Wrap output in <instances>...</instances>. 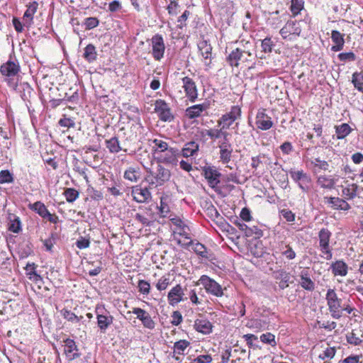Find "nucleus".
I'll return each mask as SVG.
<instances>
[{
	"label": "nucleus",
	"mask_w": 363,
	"mask_h": 363,
	"mask_svg": "<svg viewBox=\"0 0 363 363\" xmlns=\"http://www.w3.org/2000/svg\"><path fill=\"white\" fill-rule=\"evenodd\" d=\"M38 8V3L37 1H33L27 5V9L25 11L23 21H24V26L26 28H30L33 23V16L36 13Z\"/></svg>",
	"instance_id": "f3484780"
},
{
	"label": "nucleus",
	"mask_w": 363,
	"mask_h": 363,
	"mask_svg": "<svg viewBox=\"0 0 363 363\" xmlns=\"http://www.w3.org/2000/svg\"><path fill=\"white\" fill-rule=\"evenodd\" d=\"M64 194L65 196L67 201L69 203L74 202L79 196L78 191L76 189L72 188L67 189L65 191Z\"/></svg>",
	"instance_id": "49530a36"
},
{
	"label": "nucleus",
	"mask_w": 363,
	"mask_h": 363,
	"mask_svg": "<svg viewBox=\"0 0 363 363\" xmlns=\"http://www.w3.org/2000/svg\"><path fill=\"white\" fill-rule=\"evenodd\" d=\"M182 320V315L179 311H175L172 313L171 323L173 325L177 326L180 325Z\"/></svg>",
	"instance_id": "bf43d9fd"
},
{
	"label": "nucleus",
	"mask_w": 363,
	"mask_h": 363,
	"mask_svg": "<svg viewBox=\"0 0 363 363\" xmlns=\"http://www.w3.org/2000/svg\"><path fill=\"white\" fill-rule=\"evenodd\" d=\"M196 285H202L208 294L216 297H221L223 295L222 286L207 275H202Z\"/></svg>",
	"instance_id": "20e7f679"
},
{
	"label": "nucleus",
	"mask_w": 363,
	"mask_h": 363,
	"mask_svg": "<svg viewBox=\"0 0 363 363\" xmlns=\"http://www.w3.org/2000/svg\"><path fill=\"white\" fill-rule=\"evenodd\" d=\"M255 123L257 128L262 130H269L273 125L271 117L265 113L264 110L259 111L257 113Z\"/></svg>",
	"instance_id": "4468645a"
},
{
	"label": "nucleus",
	"mask_w": 363,
	"mask_h": 363,
	"mask_svg": "<svg viewBox=\"0 0 363 363\" xmlns=\"http://www.w3.org/2000/svg\"><path fill=\"white\" fill-rule=\"evenodd\" d=\"M132 313L136 315V318L140 320L145 328L153 330L155 328V322L150 313L140 308H133Z\"/></svg>",
	"instance_id": "9d476101"
},
{
	"label": "nucleus",
	"mask_w": 363,
	"mask_h": 363,
	"mask_svg": "<svg viewBox=\"0 0 363 363\" xmlns=\"http://www.w3.org/2000/svg\"><path fill=\"white\" fill-rule=\"evenodd\" d=\"M191 13L189 11L186 10L177 19V27L182 28L186 26V21L190 16Z\"/></svg>",
	"instance_id": "4d7b16f0"
},
{
	"label": "nucleus",
	"mask_w": 363,
	"mask_h": 363,
	"mask_svg": "<svg viewBox=\"0 0 363 363\" xmlns=\"http://www.w3.org/2000/svg\"><path fill=\"white\" fill-rule=\"evenodd\" d=\"M317 184L323 189H333L335 184V179L325 175L318 177Z\"/></svg>",
	"instance_id": "c9c22d12"
},
{
	"label": "nucleus",
	"mask_w": 363,
	"mask_h": 363,
	"mask_svg": "<svg viewBox=\"0 0 363 363\" xmlns=\"http://www.w3.org/2000/svg\"><path fill=\"white\" fill-rule=\"evenodd\" d=\"M155 112L157 113L159 118L164 122H171L174 120V116L168 104L162 99L156 100L155 103Z\"/></svg>",
	"instance_id": "6e6552de"
},
{
	"label": "nucleus",
	"mask_w": 363,
	"mask_h": 363,
	"mask_svg": "<svg viewBox=\"0 0 363 363\" xmlns=\"http://www.w3.org/2000/svg\"><path fill=\"white\" fill-rule=\"evenodd\" d=\"M241 116V108L238 106H233L230 111L223 114L217 121L218 126L229 128L230 125Z\"/></svg>",
	"instance_id": "0eeeda50"
},
{
	"label": "nucleus",
	"mask_w": 363,
	"mask_h": 363,
	"mask_svg": "<svg viewBox=\"0 0 363 363\" xmlns=\"http://www.w3.org/2000/svg\"><path fill=\"white\" fill-rule=\"evenodd\" d=\"M131 195L133 200L138 203H145L152 199V194L148 188H142L138 185L132 187Z\"/></svg>",
	"instance_id": "9b49d317"
},
{
	"label": "nucleus",
	"mask_w": 363,
	"mask_h": 363,
	"mask_svg": "<svg viewBox=\"0 0 363 363\" xmlns=\"http://www.w3.org/2000/svg\"><path fill=\"white\" fill-rule=\"evenodd\" d=\"M344 36L345 34L341 33L337 30H333L331 33V39L335 45H344Z\"/></svg>",
	"instance_id": "a18cd8bd"
},
{
	"label": "nucleus",
	"mask_w": 363,
	"mask_h": 363,
	"mask_svg": "<svg viewBox=\"0 0 363 363\" xmlns=\"http://www.w3.org/2000/svg\"><path fill=\"white\" fill-rule=\"evenodd\" d=\"M289 174L293 181L297 184L298 186L303 191L308 192L310 190L311 178L309 174L303 170L291 169Z\"/></svg>",
	"instance_id": "39448f33"
},
{
	"label": "nucleus",
	"mask_w": 363,
	"mask_h": 363,
	"mask_svg": "<svg viewBox=\"0 0 363 363\" xmlns=\"http://www.w3.org/2000/svg\"><path fill=\"white\" fill-rule=\"evenodd\" d=\"M138 288L139 291L144 294L147 295L150 291V284L145 280H139L138 283Z\"/></svg>",
	"instance_id": "8fccbe9b"
},
{
	"label": "nucleus",
	"mask_w": 363,
	"mask_h": 363,
	"mask_svg": "<svg viewBox=\"0 0 363 363\" xmlns=\"http://www.w3.org/2000/svg\"><path fill=\"white\" fill-rule=\"evenodd\" d=\"M281 254L287 259L291 260L295 259L296 254L289 245H285L280 248Z\"/></svg>",
	"instance_id": "ea45409f"
},
{
	"label": "nucleus",
	"mask_w": 363,
	"mask_h": 363,
	"mask_svg": "<svg viewBox=\"0 0 363 363\" xmlns=\"http://www.w3.org/2000/svg\"><path fill=\"white\" fill-rule=\"evenodd\" d=\"M194 328L197 332L208 335L212 332L213 325L207 319H196L194 321Z\"/></svg>",
	"instance_id": "aec40b11"
},
{
	"label": "nucleus",
	"mask_w": 363,
	"mask_h": 363,
	"mask_svg": "<svg viewBox=\"0 0 363 363\" xmlns=\"http://www.w3.org/2000/svg\"><path fill=\"white\" fill-rule=\"evenodd\" d=\"M147 173L145 180L150 186L154 187L164 185L171 177L170 171L161 164H157L155 168L150 169Z\"/></svg>",
	"instance_id": "f257e3e1"
},
{
	"label": "nucleus",
	"mask_w": 363,
	"mask_h": 363,
	"mask_svg": "<svg viewBox=\"0 0 363 363\" xmlns=\"http://www.w3.org/2000/svg\"><path fill=\"white\" fill-rule=\"evenodd\" d=\"M327 306L331 316L335 319L342 317V300L337 296L335 289H329L325 295Z\"/></svg>",
	"instance_id": "f03ea898"
},
{
	"label": "nucleus",
	"mask_w": 363,
	"mask_h": 363,
	"mask_svg": "<svg viewBox=\"0 0 363 363\" xmlns=\"http://www.w3.org/2000/svg\"><path fill=\"white\" fill-rule=\"evenodd\" d=\"M335 134L337 140L345 139L349 135L353 129L348 123H344L335 126Z\"/></svg>",
	"instance_id": "a878e982"
},
{
	"label": "nucleus",
	"mask_w": 363,
	"mask_h": 363,
	"mask_svg": "<svg viewBox=\"0 0 363 363\" xmlns=\"http://www.w3.org/2000/svg\"><path fill=\"white\" fill-rule=\"evenodd\" d=\"M209 105L208 104H197L190 106L186 110V115L191 119L199 117L202 112L206 111L208 108Z\"/></svg>",
	"instance_id": "412c9836"
},
{
	"label": "nucleus",
	"mask_w": 363,
	"mask_h": 363,
	"mask_svg": "<svg viewBox=\"0 0 363 363\" xmlns=\"http://www.w3.org/2000/svg\"><path fill=\"white\" fill-rule=\"evenodd\" d=\"M298 284L306 291H313L315 289V282L311 279V274L308 269H303L300 272Z\"/></svg>",
	"instance_id": "dca6fc26"
},
{
	"label": "nucleus",
	"mask_w": 363,
	"mask_h": 363,
	"mask_svg": "<svg viewBox=\"0 0 363 363\" xmlns=\"http://www.w3.org/2000/svg\"><path fill=\"white\" fill-rule=\"evenodd\" d=\"M14 181L13 174L9 170L0 172V184H10Z\"/></svg>",
	"instance_id": "79ce46f5"
},
{
	"label": "nucleus",
	"mask_w": 363,
	"mask_h": 363,
	"mask_svg": "<svg viewBox=\"0 0 363 363\" xmlns=\"http://www.w3.org/2000/svg\"><path fill=\"white\" fill-rule=\"evenodd\" d=\"M203 57L207 60L211 58L212 47H198Z\"/></svg>",
	"instance_id": "338daca9"
},
{
	"label": "nucleus",
	"mask_w": 363,
	"mask_h": 363,
	"mask_svg": "<svg viewBox=\"0 0 363 363\" xmlns=\"http://www.w3.org/2000/svg\"><path fill=\"white\" fill-rule=\"evenodd\" d=\"M169 277L163 276L162 277L156 284V288L159 291H163L167 288L169 285Z\"/></svg>",
	"instance_id": "6e6d98bb"
},
{
	"label": "nucleus",
	"mask_w": 363,
	"mask_h": 363,
	"mask_svg": "<svg viewBox=\"0 0 363 363\" xmlns=\"http://www.w3.org/2000/svg\"><path fill=\"white\" fill-rule=\"evenodd\" d=\"M84 58L89 62H92L96 60L97 52L95 47H85L83 52Z\"/></svg>",
	"instance_id": "58836bf2"
},
{
	"label": "nucleus",
	"mask_w": 363,
	"mask_h": 363,
	"mask_svg": "<svg viewBox=\"0 0 363 363\" xmlns=\"http://www.w3.org/2000/svg\"><path fill=\"white\" fill-rule=\"evenodd\" d=\"M249 347L257 348V345L253 343V340H257V337L253 334H246L242 337Z\"/></svg>",
	"instance_id": "0e129e2a"
},
{
	"label": "nucleus",
	"mask_w": 363,
	"mask_h": 363,
	"mask_svg": "<svg viewBox=\"0 0 363 363\" xmlns=\"http://www.w3.org/2000/svg\"><path fill=\"white\" fill-rule=\"evenodd\" d=\"M242 56V51L239 48L232 50L227 57V61L230 66H238V61Z\"/></svg>",
	"instance_id": "f704fd0d"
},
{
	"label": "nucleus",
	"mask_w": 363,
	"mask_h": 363,
	"mask_svg": "<svg viewBox=\"0 0 363 363\" xmlns=\"http://www.w3.org/2000/svg\"><path fill=\"white\" fill-rule=\"evenodd\" d=\"M199 144L194 141L186 143L182 150L183 157H189L194 156L199 151Z\"/></svg>",
	"instance_id": "c85d7f7f"
},
{
	"label": "nucleus",
	"mask_w": 363,
	"mask_h": 363,
	"mask_svg": "<svg viewBox=\"0 0 363 363\" xmlns=\"http://www.w3.org/2000/svg\"><path fill=\"white\" fill-rule=\"evenodd\" d=\"M140 169L139 167H128L123 174L125 179L128 180L131 182H137L140 179Z\"/></svg>",
	"instance_id": "7c9ffc66"
},
{
	"label": "nucleus",
	"mask_w": 363,
	"mask_h": 363,
	"mask_svg": "<svg viewBox=\"0 0 363 363\" xmlns=\"http://www.w3.org/2000/svg\"><path fill=\"white\" fill-rule=\"evenodd\" d=\"M105 143L106 147L111 153H118L123 150L117 137H112L110 139L106 140Z\"/></svg>",
	"instance_id": "2f4dec72"
},
{
	"label": "nucleus",
	"mask_w": 363,
	"mask_h": 363,
	"mask_svg": "<svg viewBox=\"0 0 363 363\" xmlns=\"http://www.w3.org/2000/svg\"><path fill=\"white\" fill-rule=\"evenodd\" d=\"M152 143L154 144L153 148L156 152H164L169 148L167 143L161 139L155 138L152 140Z\"/></svg>",
	"instance_id": "a19ab883"
},
{
	"label": "nucleus",
	"mask_w": 363,
	"mask_h": 363,
	"mask_svg": "<svg viewBox=\"0 0 363 363\" xmlns=\"http://www.w3.org/2000/svg\"><path fill=\"white\" fill-rule=\"evenodd\" d=\"M328 203L331 205V208L335 210L347 211L350 208L348 203L339 197H326Z\"/></svg>",
	"instance_id": "5701e85b"
},
{
	"label": "nucleus",
	"mask_w": 363,
	"mask_h": 363,
	"mask_svg": "<svg viewBox=\"0 0 363 363\" xmlns=\"http://www.w3.org/2000/svg\"><path fill=\"white\" fill-rule=\"evenodd\" d=\"M8 220L9 230L15 233H18L22 229L20 218L15 214H9Z\"/></svg>",
	"instance_id": "bb28decb"
},
{
	"label": "nucleus",
	"mask_w": 363,
	"mask_h": 363,
	"mask_svg": "<svg viewBox=\"0 0 363 363\" xmlns=\"http://www.w3.org/2000/svg\"><path fill=\"white\" fill-rule=\"evenodd\" d=\"M296 22L289 21L281 29L280 33L284 38H286L288 36L298 33V28H294Z\"/></svg>",
	"instance_id": "473e14b6"
},
{
	"label": "nucleus",
	"mask_w": 363,
	"mask_h": 363,
	"mask_svg": "<svg viewBox=\"0 0 363 363\" xmlns=\"http://www.w3.org/2000/svg\"><path fill=\"white\" fill-rule=\"evenodd\" d=\"M332 272L335 276L344 277L347 273V265L342 260L336 261L331 266Z\"/></svg>",
	"instance_id": "c756f323"
},
{
	"label": "nucleus",
	"mask_w": 363,
	"mask_h": 363,
	"mask_svg": "<svg viewBox=\"0 0 363 363\" xmlns=\"http://www.w3.org/2000/svg\"><path fill=\"white\" fill-rule=\"evenodd\" d=\"M315 167L326 171L328 169L329 164L327 161L321 160L320 158H315L311 162Z\"/></svg>",
	"instance_id": "3c124183"
},
{
	"label": "nucleus",
	"mask_w": 363,
	"mask_h": 363,
	"mask_svg": "<svg viewBox=\"0 0 363 363\" xmlns=\"http://www.w3.org/2000/svg\"><path fill=\"white\" fill-rule=\"evenodd\" d=\"M61 315L63 316V318L68 321H70L72 323H77L80 321L81 318L82 317L79 318L77 315H76L73 312L67 310V309H62L60 311Z\"/></svg>",
	"instance_id": "37998d69"
},
{
	"label": "nucleus",
	"mask_w": 363,
	"mask_h": 363,
	"mask_svg": "<svg viewBox=\"0 0 363 363\" xmlns=\"http://www.w3.org/2000/svg\"><path fill=\"white\" fill-rule=\"evenodd\" d=\"M346 339L349 344L355 346L359 345L362 342V340L357 337L353 330L347 335Z\"/></svg>",
	"instance_id": "603ef678"
},
{
	"label": "nucleus",
	"mask_w": 363,
	"mask_h": 363,
	"mask_svg": "<svg viewBox=\"0 0 363 363\" xmlns=\"http://www.w3.org/2000/svg\"><path fill=\"white\" fill-rule=\"evenodd\" d=\"M65 345V352L69 357L70 360L75 359L79 357V354L77 352H74V351H77L78 348L75 343V342L69 338H67L64 340Z\"/></svg>",
	"instance_id": "4be33fe9"
},
{
	"label": "nucleus",
	"mask_w": 363,
	"mask_h": 363,
	"mask_svg": "<svg viewBox=\"0 0 363 363\" xmlns=\"http://www.w3.org/2000/svg\"><path fill=\"white\" fill-rule=\"evenodd\" d=\"M95 312L97 326L101 333H106L107 329L113 322V317L110 314L109 311L102 306H96Z\"/></svg>",
	"instance_id": "7ed1b4c3"
},
{
	"label": "nucleus",
	"mask_w": 363,
	"mask_h": 363,
	"mask_svg": "<svg viewBox=\"0 0 363 363\" xmlns=\"http://www.w3.org/2000/svg\"><path fill=\"white\" fill-rule=\"evenodd\" d=\"M18 91L24 101H29L34 94V91L28 82L21 83L18 86Z\"/></svg>",
	"instance_id": "b1692460"
},
{
	"label": "nucleus",
	"mask_w": 363,
	"mask_h": 363,
	"mask_svg": "<svg viewBox=\"0 0 363 363\" xmlns=\"http://www.w3.org/2000/svg\"><path fill=\"white\" fill-rule=\"evenodd\" d=\"M219 157L223 164H228L231 160L233 147L230 143H220L218 145Z\"/></svg>",
	"instance_id": "6ab92c4d"
},
{
	"label": "nucleus",
	"mask_w": 363,
	"mask_h": 363,
	"mask_svg": "<svg viewBox=\"0 0 363 363\" xmlns=\"http://www.w3.org/2000/svg\"><path fill=\"white\" fill-rule=\"evenodd\" d=\"M76 246L80 249H86L89 247L90 245V240L89 238H86L85 237L81 236L77 241H76Z\"/></svg>",
	"instance_id": "13d9d810"
},
{
	"label": "nucleus",
	"mask_w": 363,
	"mask_h": 363,
	"mask_svg": "<svg viewBox=\"0 0 363 363\" xmlns=\"http://www.w3.org/2000/svg\"><path fill=\"white\" fill-rule=\"evenodd\" d=\"M187 245L191 247V250L199 256L203 258H208V251L204 245L196 240H190Z\"/></svg>",
	"instance_id": "cd10ccee"
},
{
	"label": "nucleus",
	"mask_w": 363,
	"mask_h": 363,
	"mask_svg": "<svg viewBox=\"0 0 363 363\" xmlns=\"http://www.w3.org/2000/svg\"><path fill=\"white\" fill-rule=\"evenodd\" d=\"M203 174L208 181V185L212 189H216L220 183L219 177L221 174L213 167H205L203 169Z\"/></svg>",
	"instance_id": "f8f14e48"
},
{
	"label": "nucleus",
	"mask_w": 363,
	"mask_h": 363,
	"mask_svg": "<svg viewBox=\"0 0 363 363\" xmlns=\"http://www.w3.org/2000/svg\"><path fill=\"white\" fill-rule=\"evenodd\" d=\"M30 209L36 212L43 218L48 219L52 223H57L58 217L56 215L51 214L45 205L41 201H36L29 205Z\"/></svg>",
	"instance_id": "1a4fd4ad"
},
{
	"label": "nucleus",
	"mask_w": 363,
	"mask_h": 363,
	"mask_svg": "<svg viewBox=\"0 0 363 363\" xmlns=\"http://www.w3.org/2000/svg\"><path fill=\"white\" fill-rule=\"evenodd\" d=\"M190 345V342L186 340H180L174 342L173 353L179 355H184L185 350Z\"/></svg>",
	"instance_id": "e433bc0d"
},
{
	"label": "nucleus",
	"mask_w": 363,
	"mask_h": 363,
	"mask_svg": "<svg viewBox=\"0 0 363 363\" xmlns=\"http://www.w3.org/2000/svg\"><path fill=\"white\" fill-rule=\"evenodd\" d=\"M336 350L335 347H327L322 353L318 356L319 359L325 360L326 358L332 359L335 354Z\"/></svg>",
	"instance_id": "5fc2aeb1"
},
{
	"label": "nucleus",
	"mask_w": 363,
	"mask_h": 363,
	"mask_svg": "<svg viewBox=\"0 0 363 363\" xmlns=\"http://www.w3.org/2000/svg\"><path fill=\"white\" fill-rule=\"evenodd\" d=\"M99 21L96 17L86 18L82 23V26L86 30L93 29L99 26Z\"/></svg>",
	"instance_id": "c03bdc74"
},
{
	"label": "nucleus",
	"mask_w": 363,
	"mask_h": 363,
	"mask_svg": "<svg viewBox=\"0 0 363 363\" xmlns=\"http://www.w3.org/2000/svg\"><path fill=\"white\" fill-rule=\"evenodd\" d=\"M352 82L358 91L363 92V71L354 72L352 74Z\"/></svg>",
	"instance_id": "4c0bfd02"
},
{
	"label": "nucleus",
	"mask_w": 363,
	"mask_h": 363,
	"mask_svg": "<svg viewBox=\"0 0 363 363\" xmlns=\"http://www.w3.org/2000/svg\"><path fill=\"white\" fill-rule=\"evenodd\" d=\"M36 267L37 265L35 263H28L26 267V270L27 272L26 274L28 279L35 282L42 280V277L36 272Z\"/></svg>",
	"instance_id": "72a5a7b5"
},
{
	"label": "nucleus",
	"mask_w": 363,
	"mask_h": 363,
	"mask_svg": "<svg viewBox=\"0 0 363 363\" xmlns=\"http://www.w3.org/2000/svg\"><path fill=\"white\" fill-rule=\"evenodd\" d=\"M280 214L288 222H293L295 220V214L289 209H282Z\"/></svg>",
	"instance_id": "e2e57ef3"
},
{
	"label": "nucleus",
	"mask_w": 363,
	"mask_h": 363,
	"mask_svg": "<svg viewBox=\"0 0 363 363\" xmlns=\"http://www.w3.org/2000/svg\"><path fill=\"white\" fill-rule=\"evenodd\" d=\"M182 82L186 96L191 102H194L198 96V92L195 82L189 77H183Z\"/></svg>",
	"instance_id": "ddd939ff"
},
{
	"label": "nucleus",
	"mask_w": 363,
	"mask_h": 363,
	"mask_svg": "<svg viewBox=\"0 0 363 363\" xmlns=\"http://www.w3.org/2000/svg\"><path fill=\"white\" fill-rule=\"evenodd\" d=\"M337 57L340 61L344 62H352L356 60V56L352 52H341L337 55Z\"/></svg>",
	"instance_id": "864d4df0"
},
{
	"label": "nucleus",
	"mask_w": 363,
	"mask_h": 363,
	"mask_svg": "<svg viewBox=\"0 0 363 363\" xmlns=\"http://www.w3.org/2000/svg\"><path fill=\"white\" fill-rule=\"evenodd\" d=\"M165 47H152V55L157 60H160L164 55Z\"/></svg>",
	"instance_id": "69168bd1"
},
{
	"label": "nucleus",
	"mask_w": 363,
	"mask_h": 363,
	"mask_svg": "<svg viewBox=\"0 0 363 363\" xmlns=\"http://www.w3.org/2000/svg\"><path fill=\"white\" fill-rule=\"evenodd\" d=\"M184 291L180 284L176 285L173 287L167 295L169 304L174 306L183 300Z\"/></svg>",
	"instance_id": "a211bd4d"
},
{
	"label": "nucleus",
	"mask_w": 363,
	"mask_h": 363,
	"mask_svg": "<svg viewBox=\"0 0 363 363\" xmlns=\"http://www.w3.org/2000/svg\"><path fill=\"white\" fill-rule=\"evenodd\" d=\"M331 235L330 231L327 228H322L318 233L320 250L323 255V257L327 260H330L333 257L329 245Z\"/></svg>",
	"instance_id": "423d86ee"
},
{
	"label": "nucleus",
	"mask_w": 363,
	"mask_h": 363,
	"mask_svg": "<svg viewBox=\"0 0 363 363\" xmlns=\"http://www.w3.org/2000/svg\"><path fill=\"white\" fill-rule=\"evenodd\" d=\"M220 133H221V128H211L207 130L206 135L213 140H216L217 139L220 138Z\"/></svg>",
	"instance_id": "052dcab7"
},
{
	"label": "nucleus",
	"mask_w": 363,
	"mask_h": 363,
	"mask_svg": "<svg viewBox=\"0 0 363 363\" xmlns=\"http://www.w3.org/2000/svg\"><path fill=\"white\" fill-rule=\"evenodd\" d=\"M260 340L262 342L269 344L272 346H275L277 345V342L275 340V336L271 333H267L262 334L260 336Z\"/></svg>",
	"instance_id": "09e8293b"
},
{
	"label": "nucleus",
	"mask_w": 363,
	"mask_h": 363,
	"mask_svg": "<svg viewBox=\"0 0 363 363\" xmlns=\"http://www.w3.org/2000/svg\"><path fill=\"white\" fill-rule=\"evenodd\" d=\"M59 125L65 128H73L75 125L74 121L69 118H63L59 121Z\"/></svg>",
	"instance_id": "774afa93"
},
{
	"label": "nucleus",
	"mask_w": 363,
	"mask_h": 363,
	"mask_svg": "<svg viewBox=\"0 0 363 363\" xmlns=\"http://www.w3.org/2000/svg\"><path fill=\"white\" fill-rule=\"evenodd\" d=\"M245 235L247 236L255 235L256 238H260L263 235V232L257 226H253L252 228H248V230H247Z\"/></svg>",
	"instance_id": "680f3d73"
},
{
	"label": "nucleus",
	"mask_w": 363,
	"mask_h": 363,
	"mask_svg": "<svg viewBox=\"0 0 363 363\" xmlns=\"http://www.w3.org/2000/svg\"><path fill=\"white\" fill-rule=\"evenodd\" d=\"M165 152V155L162 159L163 162L167 164H177V157L180 155V151L177 148L169 147Z\"/></svg>",
	"instance_id": "393cba45"
},
{
	"label": "nucleus",
	"mask_w": 363,
	"mask_h": 363,
	"mask_svg": "<svg viewBox=\"0 0 363 363\" xmlns=\"http://www.w3.org/2000/svg\"><path fill=\"white\" fill-rule=\"evenodd\" d=\"M303 0H291V11L294 15H297L303 8Z\"/></svg>",
	"instance_id": "de8ad7c7"
},
{
	"label": "nucleus",
	"mask_w": 363,
	"mask_h": 363,
	"mask_svg": "<svg viewBox=\"0 0 363 363\" xmlns=\"http://www.w3.org/2000/svg\"><path fill=\"white\" fill-rule=\"evenodd\" d=\"M20 71V66L18 62L11 60L4 63L0 67V72L2 75L12 77L16 76Z\"/></svg>",
	"instance_id": "2eb2a0df"
}]
</instances>
